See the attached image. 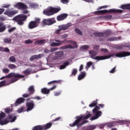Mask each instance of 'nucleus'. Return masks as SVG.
I'll use <instances>...</instances> for the list:
<instances>
[{
  "mask_svg": "<svg viewBox=\"0 0 130 130\" xmlns=\"http://www.w3.org/2000/svg\"><path fill=\"white\" fill-rule=\"evenodd\" d=\"M24 102H25V99H24V97L19 98L17 99L15 103V106H18V105H20V104H22V103H24Z\"/></svg>",
  "mask_w": 130,
  "mask_h": 130,
  "instance_id": "obj_22",
  "label": "nucleus"
},
{
  "mask_svg": "<svg viewBox=\"0 0 130 130\" xmlns=\"http://www.w3.org/2000/svg\"><path fill=\"white\" fill-rule=\"evenodd\" d=\"M46 40L42 39V40H38L35 42L34 44L36 45H43L45 44Z\"/></svg>",
  "mask_w": 130,
  "mask_h": 130,
  "instance_id": "obj_23",
  "label": "nucleus"
},
{
  "mask_svg": "<svg viewBox=\"0 0 130 130\" xmlns=\"http://www.w3.org/2000/svg\"><path fill=\"white\" fill-rule=\"evenodd\" d=\"M61 3L62 4H68V3H69V0H61Z\"/></svg>",
  "mask_w": 130,
  "mask_h": 130,
  "instance_id": "obj_62",
  "label": "nucleus"
},
{
  "mask_svg": "<svg viewBox=\"0 0 130 130\" xmlns=\"http://www.w3.org/2000/svg\"><path fill=\"white\" fill-rule=\"evenodd\" d=\"M41 19L39 18H36L35 21H31L29 22L28 25V29H34V28H37L39 26L40 24Z\"/></svg>",
  "mask_w": 130,
  "mask_h": 130,
  "instance_id": "obj_8",
  "label": "nucleus"
},
{
  "mask_svg": "<svg viewBox=\"0 0 130 130\" xmlns=\"http://www.w3.org/2000/svg\"><path fill=\"white\" fill-rule=\"evenodd\" d=\"M16 30V27H12L10 29H8L9 33H12V32H14Z\"/></svg>",
  "mask_w": 130,
  "mask_h": 130,
  "instance_id": "obj_55",
  "label": "nucleus"
},
{
  "mask_svg": "<svg viewBox=\"0 0 130 130\" xmlns=\"http://www.w3.org/2000/svg\"><path fill=\"white\" fill-rule=\"evenodd\" d=\"M99 47H100V46L95 45L93 46V49H99Z\"/></svg>",
  "mask_w": 130,
  "mask_h": 130,
  "instance_id": "obj_64",
  "label": "nucleus"
},
{
  "mask_svg": "<svg viewBox=\"0 0 130 130\" xmlns=\"http://www.w3.org/2000/svg\"><path fill=\"white\" fill-rule=\"evenodd\" d=\"M84 116H77L76 117V119L75 121L73 123L69 124L71 127H74L75 126H77V128H79L83 125V124L85 123H87L88 122V120H84L83 122L81 123L82 120H84L83 119Z\"/></svg>",
  "mask_w": 130,
  "mask_h": 130,
  "instance_id": "obj_2",
  "label": "nucleus"
},
{
  "mask_svg": "<svg viewBox=\"0 0 130 130\" xmlns=\"http://www.w3.org/2000/svg\"><path fill=\"white\" fill-rule=\"evenodd\" d=\"M0 21H6V18L4 16H0Z\"/></svg>",
  "mask_w": 130,
  "mask_h": 130,
  "instance_id": "obj_61",
  "label": "nucleus"
},
{
  "mask_svg": "<svg viewBox=\"0 0 130 130\" xmlns=\"http://www.w3.org/2000/svg\"><path fill=\"white\" fill-rule=\"evenodd\" d=\"M5 111L6 113L9 114L11 113V112H12V111H13V110L11 108H6L5 109Z\"/></svg>",
  "mask_w": 130,
  "mask_h": 130,
  "instance_id": "obj_46",
  "label": "nucleus"
},
{
  "mask_svg": "<svg viewBox=\"0 0 130 130\" xmlns=\"http://www.w3.org/2000/svg\"><path fill=\"white\" fill-rule=\"evenodd\" d=\"M89 47H90V46H89V45L82 46L80 47V50H86V49H88V48H89Z\"/></svg>",
  "mask_w": 130,
  "mask_h": 130,
  "instance_id": "obj_40",
  "label": "nucleus"
},
{
  "mask_svg": "<svg viewBox=\"0 0 130 130\" xmlns=\"http://www.w3.org/2000/svg\"><path fill=\"white\" fill-rule=\"evenodd\" d=\"M116 69V67H115L110 71H109V73H110L111 74H114V73H115Z\"/></svg>",
  "mask_w": 130,
  "mask_h": 130,
  "instance_id": "obj_56",
  "label": "nucleus"
},
{
  "mask_svg": "<svg viewBox=\"0 0 130 130\" xmlns=\"http://www.w3.org/2000/svg\"><path fill=\"white\" fill-rule=\"evenodd\" d=\"M8 117L9 119H12L11 122H14V121H15V120H16V119H17V117L15 116L13 118V116L11 115H9L8 116Z\"/></svg>",
  "mask_w": 130,
  "mask_h": 130,
  "instance_id": "obj_38",
  "label": "nucleus"
},
{
  "mask_svg": "<svg viewBox=\"0 0 130 130\" xmlns=\"http://www.w3.org/2000/svg\"><path fill=\"white\" fill-rule=\"evenodd\" d=\"M86 77V72H81L80 74L78 75V81H81V80H83Z\"/></svg>",
  "mask_w": 130,
  "mask_h": 130,
  "instance_id": "obj_24",
  "label": "nucleus"
},
{
  "mask_svg": "<svg viewBox=\"0 0 130 130\" xmlns=\"http://www.w3.org/2000/svg\"><path fill=\"white\" fill-rule=\"evenodd\" d=\"M97 106V101H93L91 104H90L89 106V107H94V106Z\"/></svg>",
  "mask_w": 130,
  "mask_h": 130,
  "instance_id": "obj_42",
  "label": "nucleus"
},
{
  "mask_svg": "<svg viewBox=\"0 0 130 130\" xmlns=\"http://www.w3.org/2000/svg\"><path fill=\"white\" fill-rule=\"evenodd\" d=\"M93 113L95 114V116L91 117V119L92 120H95V119H97V118H99V117H100V116L102 115V112H101V111L93 112Z\"/></svg>",
  "mask_w": 130,
  "mask_h": 130,
  "instance_id": "obj_21",
  "label": "nucleus"
},
{
  "mask_svg": "<svg viewBox=\"0 0 130 130\" xmlns=\"http://www.w3.org/2000/svg\"><path fill=\"white\" fill-rule=\"evenodd\" d=\"M91 117V114L90 113H88L84 117L83 116V119H88V118H90Z\"/></svg>",
  "mask_w": 130,
  "mask_h": 130,
  "instance_id": "obj_53",
  "label": "nucleus"
},
{
  "mask_svg": "<svg viewBox=\"0 0 130 130\" xmlns=\"http://www.w3.org/2000/svg\"><path fill=\"white\" fill-rule=\"evenodd\" d=\"M0 51H3L4 52H10V50L9 48H4L3 47H0Z\"/></svg>",
  "mask_w": 130,
  "mask_h": 130,
  "instance_id": "obj_32",
  "label": "nucleus"
},
{
  "mask_svg": "<svg viewBox=\"0 0 130 130\" xmlns=\"http://www.w3.org/2000/svg\"><path fill=\"white\" fill-rule=\"evenodd\" d=\"M6 117V114L4 112H1L0 113V120H2L3 118H5Z\"/></svg>",
  "mask_w": 130,
  "mask_h": 130,
  "instance_id": "obj_47",
  "label": "nucleus"
},
{
  "mask_svg": "<svg viewBox=\"0 0 130 130\" xmlns=\"http://www.w3.org/2000/svg\"><path fill=\"white\" fill-rule=\"evenodd\" d=\"M70 64L69 62H64L62 65H61L59 67L60 70H63V69H66L68 66Z\"/></svg>",
  "mask_w": 130,
  "mask_h": 130,
  "instance_id": "obj_31",
  "label": "nucleus"
},
{
  "mask_svg": "<svg viewBox=\"0 0 130 130\" xmlns=\"http://www.w3.org/2000/svg\"><path fill=\"white\" fill-rule=\"evenodd\" d=\"M75 31L76 32V33H77V34H79V35H83V33L82 32V31L80 30V29L75 28Z\"/></svg>",
  "mask_w": 130,
  "mask_h": 130,
  "instance_id": "obj_45",
  "label": "nucleus"
},
{
  "mask_svg": "<svg viewBox=\"0 0 130 130\" xmlns=\"http://www.w3.org/2000/svg\"><path fill=\"white\" fill-rule=\"evenodd\" d=\"M55 89H56V85H54L52 87L49 89H47L46 87L42 88L41 92L44 95H47V94H49V93H50V91H53Z\"/></svg>",
  "mask_w": 130,
  "mask_h": 130,
  "instance_id": "obj_13",
  "label": "nucleus"
},
{
  "mask_svg": "<svg viewBox=\"0 0 130 130\" xmlns=\"http://www.w3.org/2000/svg\"><path fill=\"white\" fill-rule=\"evenodd\" d=\"M72 26V23H69L67 24H62L58 26V29L55 31V34H61V31L68 30Z\"/></svg>",
  "mask_w": 130,
  "mask_h": 130,
  "instance_id": "obj_5",
  "label": "nucleus"
},
{
  "mask_svg": "<svg viewBox=\"0 0 130 130\" xmlns=\"http://www.w3.org/2000/svg\"><path fill=\"white\" fill-rule=\"evenodd\" d=\"M55 22L56 21L54 18H48L43 20L42 21V24L43 25H47L48 26H50V25L54 24Z\"/></svg>",
  "mask_w": 130,
  "mask_h": 130,
  "instance_id": "obj_12",
  "label": "nucleus"
},
{
  "mask_svg": "<svg viewBox=\"0 0 130 130\" xmlns=\"http://www.w3.org/2000/svg\"><path fill=\"white\" fill-rule=\"evenodd\" d=\"M27 90L28 93H26L22 94V97H23V98H28V97H30L31 95H33V94L35 93V88H34V85L29 86Z\"/></svg>",
  "mask_w": 130,
  "mask_h": 130,
  "instance_id": "obj_11",
  "label": "nucleus"
},
{
  "mask_svg": "<svg viewBox=\"0 0 130 130\" xmlns=\"http://www.w3.org/2000/svg\"><path fill=\"white\" fill-rule=\"evenodd\" d=\"M7 29V26L6 25L4 24L3 23H0V33L5 32Z\"/></svg>",
  "mask_w": 130,
  "mask_h": 130,
  "instance_id": "obj_25",
  "label": "nucleus"
},
{
  "mask_svg": "<svg viewBox=\"0 0 130 130\" xmlns=\"http://www.w3.org/2000/svg\"><path fill=\"white\" fill-rule=\"evenodd\" d=\"M43 13L44 15H46V16H52L53 15H54L52 7L46 10H44Z\"/></svg>",
  "mask_w": 130,
  "mask_h": 130,
  "instance_id": "obj_19",
  "label": "nucleus"
},
{
  "mask_svg": "<svg viewBox=\"0 0 130 130\" xmlns=\"http://www.w3.org/2000/svg\"><path fill=\"white\" fill-rule=\"evenodd\" d=\"M31 73V71L29 69H26V70L23 71L24 75H27V74H30Z\"/></svg>",
  "mask_w": 130,
  "mask_h": 130,
  "instance_id": "obj_51",
  "label": "nucleus"
},
{
  "mask_svg": "<svg viewBox=\"0 0 130 130\" xmlns=\"http://www.w3.org/2000/svg\"><path fill=\"white\" fill-rule=\"evenodd\" d=\"M55 55H57L58 57H62V56H63V51L56 52Z\"/></svg>",
  "mask_w": 130,
  "mask_h": 130,
  "instance_id": "obj_36",
  "label": "nucleus"
},
{
  "mask_svg": "<svg viewBox=\"0 0 130 130\" xmlns=\"http://www.w3.org/2000/svg\"><path fill=\"white\" fill-rule=\"evenodd\" d=\"M43 56H44V54H38V55H34L32 56L29 58V60L30 61H32L33 60H35V59H39L40 58H42V57H43Z\"/></svg>",
  "mask_w": 130,
  "mask_h": 130,
  "instance_id": "obj_18",
  "label": "nucleus"
},
{
  "mask_svg": "<svg viewBox=\"0 0 130 130\" xmlns=\"http://www.w3.org/2000/svg\"><path fill=\"white\" fill-rule=\"evenodd\" d=\"M89 54H90V57L92 59H95V60H104L105 59H108V58H111L114 55L116 57H125V56H129L130 52H120L115 54H111L108 56H97L98 53L95 51L92 50L89 51ZM96 56V57H95Z\"/></svg>",
  "mask_w": 130,
  "mask_h": 130,
  "instance_id": "obj_1",
  "label": "nucleus"
},
{
  "mask_svg": "<svg viewBox=\"0 0 130 130\" xmlns=\"http://www.w3.org/2000/svg\"><path fill=\"white\" fill-rule=\"evenodd\" d=\"M8 67L9 69H10V70H14L15 69H17V66L15 65L14 64H9L8 65Z\"/></svg>",
  "mask_w": 130,
  "mask_h": 130,
  "instance_id": "obj_37",
  "label": "nucleus"
},
{
  "mask_svg": "<svg viewBox=\"0 0 130 130\" xmlns=\"http://www.w3.org/2000/svg\"><path fill=\"white\" fill-rule=\"evenodd\" d=\"M117 40H119V38L112 37L107 39V41H117Z\"/></svg>",
  "mask_w": 130,
  "mask_h": 130,
  "instance_id": "obj_29",
  "label": "nucleus"
},
{
  "mask_svg": "<svg viewBox=\"0 0 130 130\" xmlns=\"http://www.w3.org/2000/svg\"><path fill=\"white\" fill-rule=\"evenodd\" d=\"M9 81V83H7L6 84V80L2 81L0 82V87H5V86H9L11 85V84H13V83H15V82H17L16 79H11Z\"/></svg>",
  "mask_w": 130,
  "mask_h": 130,
  "instance_id": "obj_14",
  "label": "nucleus"
},
{
  "mask_svg": "<svg viewBox=\"0 0 130 130\" xmlns=\"http://www.w3.org/2000/svg\"><path fill=\"white\" fill-rule=\"evenodd\" d=\"M51 8L53 11V13H54V14H56L57 13H58V12H59L61 10V8H60V7H59L57 8H53V7H51Z\"/></svg>",
  "mask_w": 130,
  "mask_h": 130,
  "instance_id": "obj_28",
  "label": "nucleus"
},
{
  "mask_svg": "<svg viewBox=\"0 0 130 130\" xmlns=\"http://www.w3.org/2000/svg\"><path fill=\"white\" fill-rule=\"evenodd\" d=\"M3 73H4V74H9V73H10V70L8 68L3 69Z\"/></svg>",
  "mask_w": 130,
  "mask_h": 130,
  "instance_id": "obj_50",
  "label": "nucleus"
},
{
  "mask_svg": "<svg viewBox=\"0 0 130 130\" xmlns=\"http://www.w3.org/2000/svg\"><path fill=\"white\" fill-rule=\"evenodd\" d=\"M25 75H21L19 73H10L6 76H3L0 78V80H4V79H9V78H14L12 79H16L17 81H19V79H23Z\"/></svg>",
  "mask_w": 130,
  "mask_h": 130,
  "instance_id": "obj_3",
  "label": "nucleus"
},
{
  "mask_svg": "<svg viewBox=\"0 0 130 130\" xmlns=\"http://www.w3.org/2000/svg\"><path fill=\"white\" fill-rule=\"evenodd\" d=\"M110 35H111V30H107L103 32V37H108V36H110Z\"/></svg>",
  "mask_w": 130,
  "mask_h": 130,
  "instance_id": "obj_26",
  "label": "nucleus"
},
{
  "mask_svg": "<svg viewBox=\"0 0 130 130\" xmlns=\"http://www.w3.org/2000/svg\"><path fill=\"white\" fill-rule=\"evenodd\" d=\"M98 110H100V107L96 106L95 108L92 110V112H97L98 111H100Z\"/></svg>",
  "mask_w": 130,
  "mask_h": 130,
  "instance_id": "obj_43",
  "label": "nucleus"
},
{
  "mask_svg": "<svg viewBox=\"0 0 130 130\" xmlns=\"http://www.w3.org/2000/svg\"><path fill=\"white\" fill-rule=\"evenodd\" d=\"M25 43L26 44H30L31 43H33V41L30 39H28L25 41Z\"/></svg>",
  "mask_w": 130,
  "mask_h": 130,
  "instance_id": "obj_54",
  "label": "nucleus"
},
{
  "mask_svg": "<svg viewBox=\"0 0 130 130\" xmlns=\"http://www.w3.org/2000/svg\"><path fill=\"white\" fill-rule=\"evenodd\" d=\"M26 106L27 107L26 111H27V112L31 111V110H32L34 108V106H35L34 101H31L30 102H27L26 104Z\"/></svg>",
  "mask_w": 130,
  "mask_h": 130,
  "instance_id": "obj_16",
  "label": "nucleus"
},
{
  "mask_svg": "<svg viewBox=\"0 0 130 130\" xmlns=\"http://www.w3.org/2000/svg\"><path fill=\"white\" fill-rule=\"evenodd\" d=\"M4 42L5 43H11L12 42V39L10 38H6L4 39Z\"/></svg>",
  "mask_w": 130,
  "mask_h": 130,
  "instance_id": "obj_39",
  "label": "nucleus"
},
{
  "mask_svg": "<svg viewBox=\"0 0 130 130\" xmlns=\"http://www.w3.org/2000/svg\"><path fill=\"white\" fill-rule=\"evenodd\" d=\"M107 127H113V126H115V122H109L107 124Z\"/></svg>",
  "mask_w": 130,
  "mask_h": 130,
  "instance_id": "obj_33",
  "label": "nucleus"
},
{
  "mask_svg": "<svg viewBox=\"0 0 130 130\" xmlns=\"http://www.w3.org/2000/svg\"><path fill=\"white\" fill-rule=\"evenodd\" d=\"M23 110H24V108L21 107L20 109H19L17 111H18V113H21L23 112Z\"/></svg>",
  "mask_w": 130,
  "mask_h": 130,
  "instance_id": "obj_59",
  "label": "nucleus"
},
{
  "mask_svg": "<svg viewBox=\"0 0 130 130\" xmlns=\"http://www.w3.org/2000/svg\"><path fill=\"white\" fill-rule=\"evenodd\" d=\"M120 8L122 10H130V4L122 5Z\"/></svg>",
  "mask_w": 130,
  "mask_h": 130,
  "instance_id": "obj_27",
  "label": "nucleus"
},
{
  "mask_svg": "<svg viewBox=\"0 0 130 130\" xmlns=\"http://www.w3.org/2000/svg\"><path fill=\"white\" fill-rule=\"evenodd\" d=\"M93 35L96 37H103V32H95L93 33Z\"/></svg>",
  "mask_w": 130,
  "mask_h": 130,
  "instance_id": "obj_35",
  "label": "nucleus"
},
{
  "mask_svg": "<svg viewBox=\"0 0 130 130\" xmlns=\"http://www.w3.org/2000/svg\"><path fill=\"white\" fill-rule=\"evenodd\" d=\"M96 128V126L95 125H89L85 128V130H93Z\"/></svg>",
  "mask_w": 130,
  "mask_h": 130,
  "instance_id": "obj_34",
  "label": "nucleus"
},
{
  "mask_svg": "<svg viewBox=\"0 0 130 130\" xmlns=\"http://www.w3.org/2000/svg\"><path fill=\"white\" fill-rule=\"evenodd\" d=\"M28 16L23 14H19L14 18V21L17 22L18 25L22 26L24 25V22L27 20Z\"/></svg>",
  "mask_w": 130,
  "mask_h": 130,
  "instance_id": "obj_4",
  "label": "nucleus"
},
{
  "mask_svg": "<svg viewBox=\"0 0 130 130\" xmlns=\"http://www.w3.org/2000/svg\"><path fill=\"white\" fill-rule=\"evenodd\" d=\"M51 126H52V123L50 122L44 125H39L35 126L32 127V130H46L50 128Z\"/></svg>",
  "mask_w": 130,
  "mask_h": 130,
  "instance_id": "obj_7",
  "label": "nucleus"
},
{
  "mask_svg": "<svg viewBox=\"0 0 130 130\" xmlns=\"http://www.w3.org/2000/svg\"><path fill=\"white\" fill-rule=\"evenodd\" d=\"M30 99H36L37 100H41L42 99V98H41L40 96H36L35 98H31Z\"/></svg>",
  "mask_w": 130,
  "mask_h": 130,
  "instance_id": "obj_58",
  "label": "nucleus"
},
{
  "mask_svg": "<svg viewBox=\"0 0 130 130\" xmlns=\"http://www.w3.org/2000/svg\"><path fill=\"white\" fill-rule=\"evenodd\" d=\"M10 122V121L8 120V119H5V120H0V124L1 125H5V124H7V123H9Z\"/></svg>",
  "mask_w": 130,
  "mask_h": 130,
  "instance_id": "obj_30",
  "label": "nucleus"
},
{
  "mask_svg": "<svg viewBox=\"0 0 130 130\" xmlns=\"http://www.w3.org/2000/svg\"><path fill=\"white\" fill-rule=\"evenodd\" d=\"M9 61H10L11 62H16V61H17V60H16V58L15 57V56H12L9 58Z\"/></svg>",
  "mask_w": 130,
  "mask_h": 130,
  "instance_id": "obj_41",
  "label": "nucleus"
},
{
  "mask_svg": "<svg viewBox=\"0 0 130 130\" xmlns=\"http://www.w3.org/2000/svg\"><path fill=\"white\" fill-rule=\"evenodd\" d=\"M104 18L105 20H110L112 19V15H106L104 16Z\"/></svg>",
  "mask_w": 130,
  "mask_h": 130,
  "instance_id": "obj_48",
  "label": "nucleus"
},
{
  "mask_svg": "<svg viewBox=\"0 0 130 130\" xmlns=\"http://www.w3.org/2000/svg\"><path fill=\"white\" fill-rule=\"evenodd\" d=\"M10 7H11V5L10 4L4 5L3 6V8H5L6 9H8V8H10Z\"/></svg>",
  "mask_w": 130,
  "mask_h": 130,
  "instance_id": "obj_60",
  "label": "nucleus"
},
{
  "mask_svg": "<svg viewBox=\"0 0 130 130\" xmlns=\"http://www.w3.org/2000/svg\"><path fill=\"white\" fill-rule=\"evenodd\" d=\"M60 82L56 80H54L53 81H50L48 83V85H51V84H57L58 83H60Z\"/></svg>",
  "mask_w": 130,
  "mask_h": 130,
  "instance_id": "obj_49",
  "label": "nucleus"
},
{
  "mask_svg": "<svg viewBox=\"0 0 130 130\" xmlns=\"http://www.w3.org/2000/svg\"><path fill=\"white\" fill-rule=\"evenodd\" d=\"M123 11L120 9H111L109 10H103L99 11H96V14H101L103 15L104 14H107V13H119L121 14Z\"/></svg>",
  "mask_w": 130,
  "mask_h": 130,
  "instance_id": "obj_6",
  "label": "nucleus"
},
{
  "mask_svg": "<svg viewBox=\"0 0 130 130\" xmlns=\"http://www.w3.org/2000/svg\"><path fill=\"white\" fill-rule=\"evenodd\" d=\"M68 17V14L63 13L57 16V21H63Z\"/></svg>",
  "mask_w": 130,
  "mask_h": 130,
  "instance_id": "obj_20",
  "label": "nucleus"
},
{
  "mask_svg": "<svg viewBox=\"0 0 130 130\" xmlns=\"http://www.w3.org/2000/svg\"><path fill=\"white\" fill-rule=\"evenodd\" d=\"M14 8H17L19 10H27L28 6L22 2H19L14 5Z\"/></svg>",
  "mask_w": 130,
  "mask_h": 130,
  "instance_id": "obj_15",
  "label": "nucleus"
},
{
  "mask_svg": "<svg viewBox=\"0 0 130 130\" xmlns=\"http://www.w3.org/2000/svg\"><path fill=\"white\" fill-rule=\"evenodd\" d=\"M18 13V10H14V8H9L6 9L5 12H4V14L6 15L8 17H9L10 18H12V17H14L15 15H17Z\"/></svg>",
  "mask_w": 130,
  "mask_h": 130,
  "instance_id": "obj_9",
  "label": "nucleus"
},
{
  "mask_svg": "<svg viewBox=\"0 0 130 130\" xmlns=\"http://www.w3.org/2000/svg\"><path fill=\"white\" fill-rule=\"evenodd\" d=\"M101 51H103V52H108V50L107 49L102 48L101 49Z\"/></svg>",
  "mask_w": 130,
  "mask_h": 130,
  "instance_id": "obj_63",
  "label": "nucleus"
},
{
  "mask_svg": "<svg viewBox=\"0 0 130 130\" xmlns=\"http://www.w3.org/2000/svg\"><path fill=\"white\" fill-rule=\"evenodd\" d=\"M58 49L57 48H52L50 50V52H53L54 51H56Z\"/></svg>",
  "mask_w": 130,
  "mask_h": 130,
  "instance_id": "obj_57",
  "label": "nucleus"
},
{
  "mask_svg": "<svg viewBox=\"0 0 130 130\" xmlns=\"http://www.w3.org/2000/svg\"><path fill=\"white\" fill-rule=\"evenodd\" d=\"M93 64V62L91 61L88 62L86 64V68L89 69Z\"/></svg>",
  "mask_w": 130,
  "mask_h": 130,
  "instance_id": "obj_52",
  "label": "nucleus"
},
{
  "mask_svg": "<svg viewBox=\"0 0 130 130\" xmlns=\"http://www.w3.org/2000/svg\"><path fill=\"white\" fill-rule=\"evenodd\" d=\"M55 42H58V43L52 42L50 44V46L51 47H56V46H60V45H61V44H62V43H63V42H66V40H64L63 41H60L59 40H55Z\"/></svg>",
  "mask_w": 130,
  "mask_h": 130,
  "instance_id": "obj_17",
  "label": "nucleus"
},
{
  "mask_svg": "<svg viewBox=\"0 0 130 130\" xmlns=\"http://www.w3.org/2000/svg\"><path fill=\"white\" fill-rule=\"evenodd\" d=\"M72 43L74 45V47L72 46L71 45H65L60 47V49H74V48H78V45H77V43L75 41H72V40L67 41V43Z\"/></svg>",
  "mask_w": 130,
  "mask_h": 130,
  "instance_id": "obj_10",
  "label": "nucleus"
},
{
  "mask_svg": "<svg viewBox=\"0 0 130 130\" xmlns=\"http://www.w3.org/2000/svg\"><path fill=\"white\" fill-rule=\"evenodd\" d=\"M77 73H78V69H74L72 70V76H76L77 75Z\"/></svg>",
  "mask_w": 130,
  "mask_h": 130,
  "instance_id": "obj_44",
  "label": "nucleus"
}]
</instances>
